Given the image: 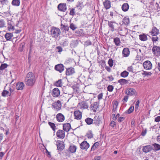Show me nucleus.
Listing matches in <instances>:
<instances>
[{
    "mask_svg": "<svg viewBox=\"0 0 160 160\" xmlns=\"http://www.w3.org/2000/svg\"><path fill=\"white\" fill-rule=\"evenodd\" d=\"M35 76L31 72H29L25 78L26 85L28 86H33L35 82Z\"/></svg>",
    "mask_w": 160,
    "mask_h": 160,
    "instance_id": "nucleus-1",
    "label": "nucleus"
},
{
    "mask_svg": "<svg viewBox=\"0 0 160 160\" xmlns=\"http://www.w3.org/2000/svg\"><path fill=\"white\" fill-rule=\"evenodd\" d=\"M50 32L51 35L52 37L57 38L60 35L61 31L59 28L53 27L51 29Z\"/></svg>",
    "mask_w": 160,
    "mask_h": 160,
    "instance_id": "nucleus-2",
    "label": "nucleus"
},
{
    "mask_svg": "<svg viewBox=\"0 0 160 160\" xmlns=\"http://www.w3.org/2000/svg\"><path fill=\"white\" fill-rule=\"evenodd\" d=\"M108 25L109 28L110 29L111 31L112 32H113L114 31L117 30V28L118 24L115 21H108Z\"/></svg>",
    "mask_w": 160,
    "mask_h": 160,
    "instance_id": "nucleus-3",
    "label": "nucleus"
},
{
    "mask_svg": "<svg viewBox=\"0 0 160 160\" xmlns=\"http://www.w3.org/2000/svg\"><path fill=\"white\" fill-rule=\"evenodd\" d=\"M62 104L60 101L58 100L52 104V108L54 109V110L58 111L61 110V108Z\"/></svg>",
    "mask_w": 160,
    "mask_h": 160,
    "instance_id": "nucleus-4",
    "label": "nucleus"
},
{
    "mask_svg": "<svg viewBox=\"0 0 160 160\" xmlns=\"http://www.w3.org/2000/svg\"><path fill=\"white\" fill-rule=\"evenodd\" d=\"M152 52L155 56H160V47L159 46L154 45L152 48Z\"/></svg>",
    "mask_w": 160,
    "mask_h": 160,
    "instance_id": "nucleus-5",
    "label": "nucleus"
},
{
    "mask_svg": "<svg viewBox=\"0 0 160 160\" xmlns=\"http://www.w3.org/2000/svg\"><path fill=\"white\" fill-rule=\"evenodd\" d=\"M144 69L146 70H150L152 68V64L150 61L147 60L145 61L143 64Z\"/></svg>",
    "mask_w": 160,
    "mask_h": 160,
    "instance_id": "nucleus-6",
    "label": "nucleus"
},
{
    "mask_svg": "<svg viewBox=\"0 0 160 160\" xmlns=\"http://www.w3.org/2000/svg\"><path fill=\"white\" fill-rule=\"evenodd\" d=\"M89 146V144L86 141L82 142L80 145V148L82 150H87Z\"/></svg>",
    "mask_w": 160,
    "mask_h": 160,
    "instance_id": "nucleus-7",
    "label": "nucleus"
},
{
    "mask_svg": "<svg viewBox=\"0 0 160 160\" xmlns=\"http://www.w3.org/2000/svg\"><path fill=\"white\" fill-rule=\"evenodd\" d=\"M136 92L135 90L132 88H127L125 90V94L128 95H134Z\"/></svg>",
    "mask_w": 160,
    "mask_h": 160,
    "instance_id": "nucleus-8",
    "label": "nucleus"
},
{
    "mask_svg": "<svg viewBox=\"0 0 160 160\" xmlns=\"http://www.w3.org/2000/svg\"><path fill=\"white\" fill-rule=\"evenodd\" d=\"M57 146L58 150L62 151L64 148V144L63 142L58 140L57 142Z\"/></svg>",
    "mask_w": 160,
    "mask_h": 160,
    "instance_id": "nucleus-9",
    "label": "nucleus"
},
{
    "mask_svg": "<svg viewBox=\"0 0 160 160\" xmlns=\"http://www.w3.org/2000/svg\"><path fill=\"white\" fill-rule=\"evenodd\" d=\"M60 94V91L58 88H55L52 89V91L51 95L54 97H58Z\"/></svg>",
    "mask_w": 160,
    "mask_h": 160,
    "instance_id": "nucleus-10",
    "label": "nucleus"
},
{
    "mask_svg": "<svg viewBox=\"0 0 160 160\" xmlns=\"http://www.w3.org/2000/svg\"><path fill=\"white\" fill-rule=\"evenodd\" d=\"M64 67L62 64H59L56 65L55 69L56 70L58 71L59 72L61 73L64 70Z\"/></svg>",
    "mask_w": 160,
    "mask_h": 160,
    "instance_id": "nucleus-11",
    "label": "nucleus"
},
{
    "mask_svg": "<svg viewBox=\"0 0 160 160\" xmlns=\"http://www.w3.org/2000/svg\"><path fill=\"white\" fill-rule=\"evenodd\" d=\"M58 8L59 11L65 12L67 9L66 4L64 3H60L58 5Z\"/></svg>",
    "mask_w": 160,
    "mask_h": 160,
    "instance_id": "nucleus-12",
    "label": "nucleus"
},
{
    "mask_svg": "<svg viewBox=\"0 0 160 160\" xmlns=\"http://www.w3.org/2000/svg\"><path fill=\"white\" fill-rule=\"evenodd\" d=\"M56 135L58 137L61 139H63L65 136L64 131L62 130H59L57 132Z\"/></svg>",
    "mask_w": 160,
    "mask_h": 160,
    "instance_id": "nucleus-13",
    "label": "nucleus"
},
{
    "mask_svg": "<svg viewBox=\"0 0 160 160\" xmlns=\"http://www.w3.org/2000/svg\"><path fill=\"white\" fill-rule=\"evenodd\" d=\"M74 116L75 118L77 120H80L82 117V113L79 110H78L74 111Z\"/></svg>",
    "mask_w": 160,
    "mask_h": 160,
    "instance_id": "nucleus-14",
    "label": "nucleus"
},
{
    "mask_svg": "<svg viewBox=\"0 0 160 160\" xmlns=\"http://www.w3.org/2000/svg\"><path fill=\"white\" fill-rule=\"evenodd\" d=\"M56 119L58 122H62L65 119L64 116L61 113H58L56 116Z\"/></svg>",
    "mask_w": 160,
    "mask_h": 160,
    "instance_id": "nucleus-15",
    "label": "nucleus"
},
{
    "mask_svg": "<svg viewBox=\"0 0 160 160\" xmlns=\"http://www.w3.org/2000/svg\"><path fill=\"white\" fill-rule=\"evenodd\" d=\"M153 147L151 145H148L143 147L142 149V151L145 153L150 152L152 150Z\"/></svg>",
    "mask_w": 160,
    "mask_h": 160,
    "instance_id": "nucleus-16",
    "label": "nucleus"
},
{
    "mask_svg": "<svg viewBox=\"0 0 160 160\" xmlns=\"http://www.w3.org/2000/svg\"><path fill=\"white\" fill-rule=\"evenodd\" d=\"M130 51L128 48H124L122 51V56L124 57H128L129 55Z\"/></svg>",
    "mask_w": 160,
    "mask_h": 160,
    "instance_id": "nucleus-17",
    "label": "nucleus"
},
{
    "mask_svg": "<svg viewBox=\"0 0 160 160\" xmlns=\"http://www.w3.org/2000/svg\"><path fill=\"white\" fill-rule=\"evenodd\" d=\"M9 90L10 92L6 90H4L2 92V95L3 97H6L7 96H10L11 95V93L13 91L12 90L11 88H10L9 89Z\"/></svg>",
    "mask_w": 160,
    "mask_h": 160,
    "instance_id": "nucleus-18",
    "label": "nucleus"
},
{
    "mask_svg": "<svg viewBox=\"0 0 160 160\" xmlns=\"http://www.w3.org/2000/svg\"><path fill=\"white\" fill-rule=\"evenodd\" d=\"M93 124L96 125L98 126L101 122V120L99 117L95 116L93 119Z\"/></svg>",
    "mask_w": 160,
    "mask_h": 160,
    "instance_id": "nucleus-19",
    "label": "nucleus"
},
{
    "mask_svg": "<svg viewBox=\"0 0 160 160\" xmlns=\"http://www.w3.org/2000/svg\"><path fill=\"white\" fill-rule=\"evenodd\" d=\"M71 128V125L69 123H65L63 125V129L64 131L68 132Z\"/></svg>",
    "mask_w": 160,
    "mask_h": 160,
    "instance_id": "nucleus-20",
    "label": "nucleus"
},
{
    "mask_svg": "<svg viewBox=\"0 0 160 160\" xmlns=\"http://www.w3.org/2000/svg\"><path fill=\"white\" fill-rule=\"evenodd\" d=\"M75 72L74 69L72 68H70L67 69L66 71V74L67 75L69 76L72 75Z\"/></svg>",
    "mask_w": 160,
    "mask_h": 160,
    "instance_id": "nucleus-21",
    "label": "nucleus"
},
{
    "mask_svg": "<svg viewBox=\"0 0 160 160\" xmlns=\"http://www.w3.org/2000/svg\"><path fill=\"white\" fill-rule=\"evenodd\" d=\"M24 87V84L23 82H19L16 85V88L18 90H21L23 89Z\"/></svg>",
    "mask_w": 160,
    "mask_h": 160,
    "instance_id": "nucleus-22",
    "label": "nucleus"
},
{
    "mask_svg": "<svg viewBox=\"0 0 160 160\" xmlns=\"http://www.w3.org/2000/svg\"><path fill=\"white\" fill-rule=\"evenodd\" d=\"M159 30L155 27H154L152 30L150 32L152 35L155 36L158 33Z\"/></svg>",
    "mask_w": 160,
    "mask_h": 160,
    "instance_id": "nucleus-23",
    "label": "nucleus"
},
{
    "mask_svg": "<svg viewBox=\"0 0 160 160\" xmlns=\"http://www.w3.org/2000/svg\"><path fill=\"white\" fill-rule=\"evenodd\" d=\"M103 5L106 9L110 8L111 7V2L109 0H106L103 2Z\"/></svg>",
    "mask_w": 160,
    "mask_h": 160,
    "instance_id": "nucleus-24",
    "label": "nucleus"
},
{
    "mask_svg": "<svg viewBox=\"0 0 160 160\" xmlns=\"http://www.w3.org/2000/svg\"><path fill=\"white\" fill-rule=\"evenodd\" d=\"M80 108L81 109H87L88 108V106L87 102H82L79 103Z\"/></svg>",
    "mask_w": 160,
    "mask_h": 160,
    "instance_id": "nucleus-25",
    "label": "nucleus"
},
{
    "mask_svg": "<svg viewBox=\"0 0 160 160\" xmlns=\"http://www.w3.org/2000/svg\"><path fill=\"white\" fill-rule=\"evenodd\" d=\"M77 147L74 145H70L69 148V150L71 153H74L76 152Z\"/></svg>",
    "mask_w": 160,
    "mask_h": 160,
    "instance_id": "nucleus-26",
    "label": "nucleus"
},
{
    "mask_svg": "<svg viewBox=\"0 0 160 160\" xmlns=\"http://www.w3.org/2000/svg\"><path fill=\"white\" fill-rule=\"evenodd\" d=\"M13 36V34L11 33H7L5 35V37L7 41L11 40Z\"/></svg>",
    "mask_w": 160,
    "mask_h": 160,
    "instance_id": "nucleus-27",
    "label": "nucleus"
},
{
    "mask_svg": "<svg viewBox=\"0 0 160 160\" xmlns=\"http://www.w3.org/2000/svg\"><path fill=\"white\" fill-rule=\"evenodd\" d=\"M129 6L128 4L126 3L123 4L122 7V9L124 12L127 11L129 9Z\"/></svg>",
    "mask_w": 160,
    "mask_h": 160,
    "instance_id": "nucleus-28",
    "label": "nucleus"
},
{
    "mask_svg": "<svg viewBox=\"0 0 160 160\" xmlns=\"http://www.w3.org/2000/svg\"><path fill=\"white\" fill-rule=\"evenodd\" d=\"M118 82L121 85H124L128 83V80L125 79H121L118 81Z\"/></svg>",
    "mask_w": 160,
    "mask_h": 160,
    "instance_id": "nucleus-29",
    "label": "nucleus"
},
{
    "mask_svg": "<svg viewBox=\"0 0 160 160\" xmlns=\"http://www.w3.org/2000/svg\"><path fill=\"white\" fill-rule=\"evenodd\" d=\"M152 146L153 147L152 150L155 151H158L160 150V145L157 143L152 144Z\"/></svg>",
    "mask_w": 160,
    "mask_h": 160,
    "instance_id": "nucleus-30",
    "label": "nucleus"
},
{
    "mask_svg": "<svg viewBox=\"0 0 160 160\" xmlns=\"http://www.w3.org/2000/svg\"><path fill=\"white\" fill-rule=\"evenodd\" d=\"M140 40L142 41H146L148 39V38L146 35L145 34H142L139 35Z\"/></svg>",
    "mask_w": 160,
    "mask_h": 160,
    "instance_id": "nucleus-31",
    "label": "nucleus"
},
{
    "mask_svg": "<svg viewBox=\"0 0 160 160\" xmlns=\"http://www.w3.org/2000/svg\"><path fill=\"white\" fill-rule=\"evenodd\" d=\"M91 108L92 107V109L93 110L94 112H95L96 111V110L98 108V104L97 102H96L91 105Z\"/></svg>",
    "mask_w": 160,
    "mask_h": 160,
    "instance_id": "nucleus-32",
    "label": "nucleus"
},
{
    "mask_svg": "<svg viewBox=\"0 0 160 160\" xmlns=\"http://www.w3.org/2000/svg\"><path fill=\"white\" fill-rule=\"evenodd\" d=\"M84 7V5L82 2H78L76 6V8H77L80 10H81L82 8Z\"/></svg>",
    "mask_w": 160,
    "mask_h": 160,
    "instance_id": "nucleus-33",
    "label": "nucleus"
},
{
    "mask_svg": "<svg viewBox=\"0 0 160 160\" xmlns=\"http://www.w3.org/2000/svg\"><path fill=\"white\" fill-rule=\"evenodd\" d=\"M12 4L13 6H18L20 4V0H13Z\"/></svg>",
    "mask_w": 160,
    "mask_h": 160,
    "instance_id": "nucleus-34",
    "label": "nucleus"
},
{
    "mask_svg": "<svg viewBox=\"0 0 160 160\" xmlns=\"http://www.w3.org/2000/svg\"><path fill=\"white\" fill-rule=\"evenodd\" d=\"M113 42L117 46H119L120 45V41L118 38H114Z\"/></svg>",
    "mask_w": 160,
    "mask_h": 160,
    "instance_id": "nucleus-35",
    "label": "nucleus"
},
{
    "mask_svg": "<svg viewBox=\"0 0 160 160\" xmlns=\"http://www.w3.org/2000/svg\"><path fill=\"white\" fill-rule=\"evenodd\" d=\"M85 121L88 125H91L93 123V119L92 118H88L85 119Z\"/></svg>",
    "mask_w": 160,
    "mask_h": 160,
    "instance_id": "nucleus-36",
    "label": "nucleus"
},
{
    "mask_svg": "<svg viewBox=\"0 0 160 160\" xmlns=\"http://www.w3.org/2000/svg\"><path fill=\"white\" fill-rule=\"evenodd\" d=\"M134 109V107L131 106L129 109L125 111V113L127 114H130L132 112Z\"/></svg>",
    "mask_w": 160,
    "mask_h": 160,
    "instance_id": "nucleus-37",
    "label": "nucleus"
},
{
    "mask_svg": "<svg viewBox=\"0 0 160 160\" xmlns=\"http://www.w3.org/2000/svg\"><path fill=\"white\" fill-rule=\"evenodd\" d=\"M129 73L126 71H124L121 73V76L123 78L127 77Z\"/></svg>",
    "mask_w": 160,
    "mask_h": 160,
    "instance_id": "nucleus-38",
    "label": "nucleus"
},
{
    "mask_svg": "<svg viewBox=\"0 0 160 160\" xmlns=\"http://www.w3.org/2000/svg\"><path fill=\"white\" fill-rule=\"evenodd\" d=\"M123 23L127 25L129 23V19L128 17H125L122 21Z\"/></svg>",
    "mask_w": 160,
    "mask_h": 160,
    "instance_id": "nucleus-39",
    "label": "nucleus"
},
{
    "mask_svg": "<svg viewBox=\"0 0 160 160\" xmlns=\"http://www.w3.org/2000/svg\"><path fill=\"white\" fill-rule=\"evenodd\" d=\"M75 7L74 8H70V12L69 14L72 16H74L76 15L75 12Z\"/></svg>",
    "mask_w": 160,
    "mask_h": 160,
    "instance_id": "nucleus-40",
    "label": "nucleus"
},
{
    "mask_svg": "<svg viewBox=\"0 0 160 160\" xmlns=\"http://www.w3.org/2000/svg\"><path fill=\"white\" fill-rule=\"evenodd\" d=\"M0 3L2 5H7L9 3L8 0H0Z\"/></svg>",
    "mask_w": 160,
    "mask_h": 160,
    "instance_id": "nucleus-41",
    "label": "nucleus"
},
{
    "mask_svg": "<svg viewBox=\"0 0 160 160\" xmlns=\"http://www.w3.org/2000/svg\"><path fill=\"white\" fill-rule=\"evenodd\" d=\"M48 123L49 126H50L51 128L53 131H54L55 130L56 128V126H55V124L53 123L50 122H49Z\"/></svg>",
    "mask_w": 160,
    "mask_h": 160,
    "instance_id": "nucleus-42",
    "label": "nucleus"
},
{
    "mask_svg": "<svg viewBox=\"0 0 160 160\" xmlns=\"http://www.w3.org/2000/svg\"><path fill=\"white\" fill-rule=\"evenodd\" d=\"M55 85L57 87H61L62 86L61 80H58L56 82Z\"/></svg>",
    "mask_w": 160,
    "mask_h": 160,
    "instance_id": "nucleus-43",
    "label": "nucleus"
},
{
    "mask_svg": "<svg viewBox=\"0 0 160 160\" xmlns=\"http://www.w3.org/2000/svg\"><path fill=\"white\" fill-rule=\"evenodd\" d=\"M8 65L6 63H3L0 66V70H2L6 68Z\"/></svg>",
    "mask_w": 160,
    "mask_h": 160,
    "instance_id": "nucleus-44",
    "label": "nucleus"
},
{
    "mask_svg": "<svg viewBox=\"0 0 160 160\" xmlns=\"http://www.w3.org/2000/svg\"><path fill=\"white\" fill-rule=\"evenodd\" d=\"M70 28L72 30H74L77 28L76 26L73 23L70 24Z\"/></svg>",
    "mask_w": 160,
    "mask_h": 160,
    "instance_id": "nucleus-45",
    "label": "nucleus"
},
{
    "mask_svg": "<svg viewBox=\"0 0 160 160\" xmlns=\"http://www.w3.org/2000/svg\"><path fill=\"white\" fill-rule=\"evenodd\" d=\"M113 60L111 58L109 59V60H108V63L109 64V65L110 67H112L113 66Z\"/></svg>",
    "mask_w": 160,
    "mask_h": 160,
    "instance_id": "nucleus-46",
    "label": "nucleus"
},
{
    "mask_svg": "<svg viewBox=\"0 0 160 160\" xmlns=\"http://www.w3.org/2000/svg\"><path fill=\"white\" fill-rule=\"evenodd\" d=\"M118 102L117 101H116L113 104V108H115V109H113V111L115 112L116 110V109L117 108L118 106Z\"/></svg>",
    "mask_w": 160,
    "mask_h": 160,
    "instance_id": "nucleus-47",
    "label": "nucleus"
},
{
    "mask_svg": "<svg viewBox=\"0 0 160 160\" xmlns=\"http://www.w3.org/2000/svg\"><path fill=\"white\" fill-rule=\"evenodd\" d=\"M142 74L143 75H144L145 76H151L152 74V73L150 72L143 71Z\"/></svg>",
    "mask_w": 160,
    "mask_h": 160,
    "instance_id": "nucleus-48",
    "label": "nucleus"
},
{
    "mask_svg": "<svg viewBox=\"0 0 160 160\" xmlns=\"http://www.w3.org/2000/svg\"><path fill=\"white\" fill-rule=\"evenodd\" d=\"M92 42L90 40H88L84 42V46L86 47L91 45Z\"/></svg>",
    "mask_w": 160,
    "mask_h": 160,
    "instance_id": "nucleus-49",
    "label": "nucleus"
},
{
    "mask_svg": "<svg viewBox=\"0 0 160 160\" xmlns=\"http://www.w3.org/2000/svg\"><path fill=\"white\" fill-rule=\"evenodd\" d=\"M86 136L88 138L91 139L93 138V135L92 133V132L90 131L89 133L87 134Z\"/></svg>",
    "mask_w": 160,
    "mask_h": 160,
    "instance_id": "nucleus-50",
    "label": "nucleus"
},
{
    "mask_svg": "<svg viewBox=\"0 0 160 160\" xmlns=\"http://www.w3.org/2000/svg\"><path fill=\"white\" fill-rule=\"evenodd\" d=\"M5 22L3 20H0V28L3 27L5 26Z\"/></svg>",
    "mask_w": 160,
    "mask_h": 160,
    "instance_id": "nucleus-51",
    "label": "nucleus"
},
{
    "mask_svg": "<svg viewBox=\"0 0 160 160\" xmlns=\"http://www.w3.org/2000/svg\"><path fill=\"white\" fill-rule=\"evenodd\" d=\"M113 89V87L112 85H109L107 87L108 90L110 92H111L112 91Z\"/></svg>",
    "mask_w": 160,
    "mask_h": 160,
    "instance_id": "nucleus-52",
    "label": "nucleus"
},
{
    "mask_svg": "<svg viewBox=\"0 0 160 160\" xmlns=\"http://www.w3.org/2000/svg\"><path fill=\"white\" fill-rule=\"evenodd\" d=\"M139 103H140L139 101V100H138L135 103V108L136 110L137 109H138Z\"/></svg>",
    "mask_w": 160,
    "mask_h": 160,
    "instance_id": "nucleus-53",
    "label": "nucleus"
},
{
    "mask_svg": "<svg viewBox=\"0 0 160 160\" xmlns=\"http://www.w3.org/2000/svg\"><path fill=\"white\" fill-rule=\"evenodd\" d=\"M116 122H115L113 121H112L110 123V126L112 128H114L116 126Z\"/></svg>",
    "mask_w": 160,
    "mask_h": 160,
    "instance_id": "nucleus-54",
    "label": "nucleus"
},
{
    "mask_svg": "<svg viewBox=\"0 0 160 160\" xmlns=\"http://www.w3.org/2000/svg\"><path fill=\"white\" fill-rule=\"evenodd\" d=\"M8 30L10 31L11 30H14V27L12 25H9L8 26Z\"/></svg>",
    "mask_w": 160,
    "mask_h": 160,
    "instance_id": "nucleus-55",
    "label": "nucleus"
},
{
    "mask_svg": "<svg viewBox=\"0 0 160 160\" xmlns=\"http://www.w3.org/2000/svg\"><path fill=\"white\" fill-rule=\"evenodd\" d=\"M158 38L156 36L155 37H152V40L153 42H155L158 41Z\"/></svg>",
    "mask_w": 160,
    "mask_h": 160,
    "instance_id": "nucleus-56",
    "label": "nucleus"
},
{
    "mask_svg": "<svg viewBox=\"0 0 160 160\" xmlns=\"http://www.w3.org/2000/svg\"><path fill=\"white\" fill-rule=\"evenodd\" d=\"M125 119V118L124 117H120L118 119V120L119 122H121L123 121Z\"/></svg>",
    "mask_w": 160,
    "mask_h": 160,
    "instance_id": "nucleus-57",
    "label": "nucleus"
},
{
    "mask_svg": "<svg viewBox=\"0 0 160 160\" xmlns=\"http://www.w3.org/2000/svg\"><path fill=\"white\" fill-rule=\"evenodd\" d=\"M57 49L58 50V51L59 52H61L62 51V48L61 46H58L56 47Z\"/></svg>",
    "mask_w": 160,
    "mask_h": 160,
    "instance_id": "nucleus-58",
    "label": "nucleus"
},
{
    "mask_svg": "<svg viewBox=\"0 0 160 160\" xmlns=\"http://www.w3.org/2000/svg\"><path fill=\"white\" fill-rule=\"evenodd\" d=\"M127 70L128 71L130 72H132L133 70L132 66H131L128 67L127 68Z\"/></svg>",
    "mask_w": 160,
    "mask_h": 160,
    "instance_id": "nucleus-59",
    "label": "nucleus"
},
{
    "mask_svg": "<svg viewBox=\"0 0 160 160\" xmlns=\"http://www.w3.org/2000/svg\"><path fill=\"white\" fill-rule=\"evenodd\" d=\"M103 93H100L98 96V100L101 99L102 98Z\"/></svg>",
    "mask_w": 160,
    "mask_h": 160,
    "instance_id": "nucleus-60",
    "label": "nucleus"
},
{
    "mask_svg": "<svg viewBox=\"0 0 160 160\" xmlns=\"http://www.w3.org/2000/svg\"><path fill=\"white\" fill-rule=\"evenodd\" d=\"M128 96L127 95L124 97V98L123 99V101L124 102H127L128 101Z\"/></svg>",
    "mask_w": 160,
    "mask_h": 160,
    "instance_id": "nucleus-61",
    "label": "nucleus"
},
{
    "mask_svg": "<svg viewBox=\"0 0 160 160\" xmlns=\"http://www.w3.org/2000/svg\"><path fill=\"white\" fill-rule=\"evenodd\" d=\"M99 145V143L98 142H95L93 145L96 148H97Z\"/></svg>",
    "mask_w": 160,
    "mask_h": 160,
    "instance_id": "nucleus-62",
    "label": "nucleus"
},
{
    "mask_svg": "<svg viewBox=\"0 0 160 160\" xmlns=\"http://www.w3.org/2000/svg\"><path fill=\"white\" fill-rule=\"evenodd\" d=\"M155 121L156 122L160 121V116H158L156 117L155 119Z\"/></svg>",
    "mask_w": 160,
    "mask_h": 160,
    "instance_id": "nucleus-63",
    "label": "nucleus"
},
{
    "mask_svg": "<svg viewBox=\"0 0 160 160\" xmlns=\"http://www.w3.org/2000/svg\"><path fill=\"white\" fill-rule=\"evenodd\" d=\"M112 118L114 120H117V118L116 116L114 114H112Z\"/></svg>",
    "mask_w": 160,
    "mask_h": 160,
    "instance_id": "nucleus-64",
    "label": "nucleus"
}]
</instances>
